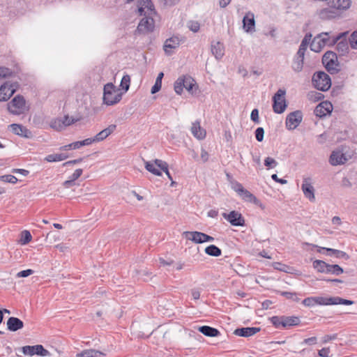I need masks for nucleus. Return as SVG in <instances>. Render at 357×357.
<instances>
[{"label":"nucleus","instance_id":"nucleus-44","mask_svg":"<svg viewBox=\"0 0 357 357\" xmlns=\"http://www.w3.org/2000/svg\"><path fill=\"white\" fill-rule=\"evenodd\" d=\"M130 77L128 75H124L121 81L120 86L123 90H124V92H126L130 87Z\"/></svg>","mask_w":357,"mask_h":357},{"label":"nucleus","instance_id":"nucleus-53","mask_svg":"<svg viewBox=\"0 0 357 357\" xmlns=\"http://www.w3.org/2000/svg\"><path fill=\"white\" fill-rule=\"evenodd\" d=\"M83 170L82 169H77L72 175H70L68 178L71 181L76 182V180L81 176L82 174Z\"/></svg>","mask_w":357,"mask_h":357},{"label":"nucleus","instance_id":"nucleus-37","mask_svg":"<svg viewBox=\"0 0 357 357\" xmlns=\"http://www.w3.org/2000/svg\"><path fill=\"white\" fill-rule=\"evenodd\" d=\"M329 264L322 260L317 259L313 261V267L318 272L326 273V269L328 268Z\"/></svg>","mask_w":357,"mask_h":357},{"label":"nucleus","instance_id":"nucleus-50","mask_svg":"<svg viewBox=\"0 0 357 357\" xmlns=\"http://www.w3.org/2000/svg\"><path fill=\"white\" fill-rule=\"evenodd\" d=\"M349 44L352 49L357 50V31L351 33L349 38Z\"/></svg>","mask_w":357,"mask_h":357},{"label":"nucleus","instance_id":"nucleus-40","mask_svg":"<svg viewBox=\"0 0 357 357\" xmlns=\"http://www.w3.org/2000/svg\"><path fill=\"white\" fill-rule=\"evenodd\" d=\"M326 273H333L336 275H339L343 273V269L337 264L331 265L329 264L328 268L326 269Z\"/></svg>","mask_w":357,"mask_h":357},{"label":"nucleus","instance_id":"nucleus-52","mask_svg":"<svg viewBox=\"0 0 357 357\" xmlns=\"http://www.w3.org/2000/svg\"><path fill=\"white\" fill-rule=\"evenodd\" d=\"M281 295L285 296L288 299H291L295 301H299V298L297 296L296 293H294V292L282 291Z\"/></svg>","mask_w":357,"mask_h":357},{"label":"nucleus","instance_id":"nucleus-15","mask_svg":"<svg viewBox=\"0 0 357 357\" xmlns=\"http://www.w3.org/2000/svg\"><path fill=\"white\" fill-rule=\"evenodd\" d=\"M223 218L233 226H244L245 219L238 211H232L229 213H222Z\"/></svg>","mask_w":357,"mask_h":357},{"label":"nucleus","instance_id":"nucleus-7","mask_svg":"<svg viewBox=\"0 0 357 357\" xmlns=\"http://www.w3.org/2000/svg\"><path fill=\"white\" fill-rule=\"evenodd\" d=\"M155 16H156V15H144V17L140 20L137 26V32L139 33L146 34L153 31L155 28Z\"/></svg>","mask_w":357,"mask_h":357},{"label":"nucleus","instance_id":"nucleus-29","mask_svg":"<svg viewBox=\"0 0 357 357\" xmlns=\"http://www.w3.org/2000/svg\"><path fill=\"white\" fill-rule=\"evenodd\" d=\"M211 52L216 59L220 60L225 54V47L223 44L216 42L211 45Z\"/></svg>","mask_w":357,"mask_h":357},{"label":"nucleus","instance_id":"nucleus-34","mask_svg":"<svg viewBox=\"0 0 357 357\" xmlns=\"http://www.w3.org/2000/svg\"><path fill=\"white\" fill-rule=\"evenodd\" d=\"M326 45L321 40L320 38L318 36H317L316 37L314 38L310 44V49L313 52H319Z\"/></svg>","mask_w":357,"mask_h":357},{"label":"nucleus","instance_id":"nucleus-51","mask_svg":"<svg viewBox=\"0 0 357 357\" xmlns=\"http://www.w3.org/2000/svg\"><path fill=\"white\" fill-rule=\"evenodd\" d=\"M273 266L275 269H277V270H279V271H283L285 273H288L289 270V267L288 266L281 264V263H279V262L274 263L273 264Z\"/></svg>","mask_w":357,"mask_h":357},{"label":"nucleus","instance_id":"nucleus-31","mask_svg":"<svg viewBox=\"0 0 357 357\" xmlns=\"http://www.w3.org/2000/svg\"><path fill=\"white\" fill-rule=\"evenodd\" d=\"M105 354L96 349H86L76 354L75 357H101Z\"/></svg>","mask_w":357,"mask_h":357},{"label":"nucleus","instance_id":"nucleus-55","mask_svg":"<svg viewBox=\"0 0 357 357\" xmlns=\"http://www.w3.org/2000/svg\"><path fill=\"white\" fill-rule=\"evenodd\" d=\"M331 350L329 347H324L318 351L319 357H330Z\"/></svg>","mask_w":357,"mask_h":357},{"label":"nucleus","instance_id":"nucleus-3","mask_svg":"<svg viewBox=\"0 0 357 357\" xmlns=\"http://www.w3.org/2000/svg\"><path fill=\"white\" fill-rule=\"evenodd\" d=\"M313 86L319 91H326L331 86V77L324 72H317L312 77Z\"/></svg>","mask_w":357,"mask_h":357},{"label":"nucleus","instance_id":"nucleus-26","mask_svg":"<svg viewBox=\"0 0 357 357\" xmlns=\"http://www.w3.org/2000/svg\"><path fill=\"white\" fill-rule=\"evenodd\" d=\"M24 327V323L20 319L14 317H10L7 321V328L10 331H17Z\"/></svg>","mask_w":357,"mask_h":357},{"label":"nucleus","instance_id":"nucleus-62","mask_svg":"<svg viewBox=\"0 0 357 357\" xmlns=\"http://www.w3.org/2000/svg\"><path fill=\"white\" fill-rule=\"evenodd\" d=\"M336 335H326L322 337V342L327 343L331 340L336 339Z\"/></svg>","mask_w":357,"mask_h":357},{"label":"nucleus","instance_id":"nucleus-13","mask_svg":"<svg viewBox=\"0 0 357 357\" xmlns=\"http://www.w3.org/2000/svg\"><path fill=\"white\" fill-rule=\"evenodd\" d=\"M301 190L304 196L310 201L314 202L315 200L314 188L312 185V178L311 177H303Z\"/></svg>","mask_w":357,"mask_h":357},{"label":"nucleus","instance_id":"nucleus-9","mask_svg":"<svg viewBox=\"0 0 357 357\" xmlns=\"http://www.w3.org/2000/svg\"><path fill=\"white\" fill-rule=\"evenodd\" d=\"M78 121L79 119L66 115L63 117L53 119L50 123V126L57 131H61Z\"/></svg>","mask_w":357,"mask_h":357},{"label":"nucleus","instance_id":"nucleus-42","mask_svg":"<svg viewBox=\"0 0 357 357\" xmlns=\"http://www.w3.org/2000/svg\"><path fill=\"white\" fill-rule=\"evenodd\" d=\"M327 252L329 255H335L338 258H344L345 259H349V255L344 251H341L339 250H335L333 248H328Z\"/></svg>","mask_w":357,"mask_h":357},{"label":"nucleus","instance_id":"nucleus-6","mask_svg":"<svg viewBox=\"0 0 357 357\" xmlns=\"http://www.w3.org/2000/svg\"><path fill=\"white\" fill-rule=\"evenodd\" d=\"M21 351L24 356L32 357L37 355L42 357L50 356L51 354L48 350L45 349L41 344H36L33 346H24L21 348Z\"/></svg>","mask_w":357,"mask_h":357},{"label":"nucleus","instance_id":"nucleus-12","mask_svg":"<svg viewBox=\"0 0 357 357\" xmlns=\"http://www.w3.org/2000/svg\"><path fill=\"white\" fill-rule=\"evenodd\" d=\"M303 114L300 110H296L289 114L286 118V128L292 130L296 128L301 123Z\"/></svg>","mask_w":357,"mask_h":357},{"label":"nucleus","instance_id":"nucleus-11","mask_svg":"<svg viewBox=\"0 0 357 357\" xmlns=\"http://www.w3.org/2000/svg\"><path fill=\"white\" fill-rule=\"evenodd\" d=\"M17 82H7L0 86V101L8 100L17 89Z\"/></svg>","mask_w":357,"mask_h":357},{"label":"nucleus","instance_id":"nucleus-63","mask_svg":"<svg viewBox=\"0 0 357 357\" xmlns=\"http://www.w3.org/2000/svg\"><path fill=\"white\" fill-rule=\"evenodd\" d=\"M189 29L192 31L196 33L199 30V23L195 22H190V24L189 25Z\"/></svg>","mask_w":357,"mask_h":357},{"label":"nucleus","instance_id":"nucleus-4","mask_svg":"<svg viewBox=\"0 0 357 357\" xmlns=\"http://www.w3.org/2000/svg\"><path fill=\"white\" fill-rule=\"evenodd\" d=\"M286 91L284 89H279L273 97V109L277 114H282L287 107L285 100Z\"/></svg>","mask_w":357,"mask_h":357},{"label":"nucleus","instance_id":"nucleus-46","mask_svg":"<svg viewBox=\"0 0 357 357\" xmlns=\"http://www.w3.org/2000/svg\"><path fill=\"white\" fill-rule=\"evenodd\" d=\"M13 75V71L6 67H0V79L10 77Z\"/></svg>","mask_w":357,"mask_h":357},{"label":"nucleus","instance_id":"nucleus-60","mask_svg":"<svg viewBox=\"0 0 357 357\" xmlns=\"http://www.w3.org/2000/svg\"><path fill=\"white\" fill-rule=\"evenodd\" d=\"M190 294L193 299L198 300L200 297V291L197 288H194L190 290Z\"/></svg>","mask_w":357,"mask_h":357},{"label":"nucleus","instance_id":"nucleus-49","mask_svg":"<svg viewBox=\"0 0 357 357\" xmlns=\"http://www.w3.org/2000/svg\"><path fill=\"white\" fill-rule=\"evenodd\" d=\"M271 322L273 324V325L275 328H280L282 327V316H274L271 318Z\"/></svg>","mask_w":357,"mask_h":357},{"label":"nucleus","instance_id":"nucleus-36","mask_svg":"<svg viewBox=\"0 0 357 357\" xmlns=\"http://www.w3.org/2000/svg\"><path fill=\"white\" fill-rule=\"evenodd\" d=\"M204 251L206 254L212 257H219L222 254L221 250L214 245L207 246Z\"/></svg>","mask_w":357,"mask_h":357},{"label":"nucleus","instance_id":"nucleus-38","mask_svg":"<svg viewBox=\"0 0 357 357\" xmlns=\"http://www.w3.org/2000/svg\"><path fill=\"white\" fill-rule=\"evenodd\" d=\"M311 37H312V36L310 34L306 35L304 37V38L303 39V40L300 45V47H299V49H298L297 53H300L301 54L305 55V51L308 46V44L310 43V42L311 40Z\"/></svg>","mask_w":357,"mask_h":357},{"label":"nucleus","instance_id":"nucleus-14","mask_svg":"<svg viewBox=\"0 0 357 357\" xmlns=\"http://www.w3.org/2000/svg\"><path fill=\"white\" fill-rule=\"evenodd\" d=\"M137 7L139 15H157L155 6L151 0H138Z\"/></svg>","mask_w":357,"mask_h":357},{"label":"nucleus","instance_id":"nucleus-30","mask_svg":"<svg viewBox=\"0 0 357 357\" xmlns=\"http://www.w3.org/2000/svg\"><path fill=\"white\" fill-rule=\"evenodd\" d=\"M318 36L325 45H333L340 39V36H330L328 32L321 33Z\"/></svg>","mask_w":357,"mask_h":357},{"label":"nucleus","instance_id":"nucleus-28","mask_svg":"<svg viewBox=\"0 0 357 357\" xmlns=\"http://www.w3.org/2000/svg\"><path fill=\"white\" fill-rule=\"evenodd\" d=\"M239 195L244 201L253 203L260 206L261 208H264L261 202L248 190L245 189Z\"/></svg>","mask_w":357,"mask_h":357},{"label":"nucleus","instance_id":"nucleus-43","mask_svg":"<svg viewBox=\"0 0 357 357\" xmlns=\"http://www.w3.org/2000/svg\"><path fill=\"white\" fill-rule=\"evenodd\" d=\"M31 239L32 236L31 233L27 230H24L21 233L20 243L22 245H26L28 243H29L31 241Z\"/></svg>","mask_w":357,"mask_h":357},{"label":"nucleus","instance_id":"nucleus-39","mask_svg":"<svg viewBox=\"0 0 357 357\" xmlns=\"http://www.w3.org/2000/svg\"><path fill=\"white\" fill-rule=\"evenodd\" d=\"M163 76H164L163 73H160L158 75V77L156 78L155 84L151 88V92L152 94H154L160 90L161 86H162V79Z\"/></svg>","mask_w":357,"mask_h":357},{"label":"nucleus","instance_id":"nucleus-8","mask_svg":"<svg viewBox=\"0 0 357 357\" xmlns=\"http://www.w3.org/2000/svg\"><path fill=\"white\" fill-rule=\"evenodd\" d=\"M317 305H350L354 303L352 301L342 298L338 296L335 297H323L315 296Z\"/></svg>","mask_w":357,"mask_h":357},{"label":"nucleus","instance_id":"nucleus-24","mask_svg":"<svg viewBox=\"0 0 357 357\" xmlns=\"http://www.w3.org/2000/svg\"><path fill=\"white\" fill-rule=\"evenodd\" d=\"M304 56L305 55L300 53H296L294 56L291 67L295 73H300L302 71L304 63Z\"/></svg>","mask_w":357,"mask_h":357},{"label":"nucleus","instance_id":"nucleus-22","mask_svg":"<svg viewBox=\"0 0 357 357\" xmlns=\"http://www.w3.org/2000/svg\"><path fill=\"white\" fill-rule=\"evenodd\" d=\"M158 161H162L160 159H155L152 161H145L144 165L145 168L150 173L153 174L155 176H161L162 175V169H160V166L158 165Z\"/></svg>","mask_w":357,"mask_h":357},{"label":"nucleus","instance_id":"nucleus-35","mask_svg":"<svg viewBox=\"0 0 357 357\" xmlns=\"http://www.w3.org/2000/svg\"><path fill=\"white\" fill-rule=\"evenodd\" d=\"M68 157L66 153L50 154L45 158V160L49 162H59L66 160Z\"/></svg>","mask_w":357,"mask_h":357},{"label":"nucleus","instance_id":"nucleus-27","mask_svg":"<svg viewBox=\"0 0 357 357\" xmlns=\"http://www.w3.org/2000/svg\"><path fill=\"white\" fill-rule=\"evenodd\" d=\"M116 128V126L115 124H111L105 129L99 132L96 135H95V140L97 142H101L106 139L109 135H110Z\"/></svg>","mask_w":357,"mask_h":357},{"label":"nucleus","instance_id":"nucleus-57","mask_svg":"<svg viewBox=\"0 0 357 357\" xmlns=\"http://www.w3.org/2000/svg\"><path fill=\"white\" fill-rule=\"evenodd\" d=\"M232 189L235 192H236L238 195H240L245 190V188H243L242 184H241L238 182H236V183H233Z\"/></svg>","mask_w":357,"mask_h":357},{"label":"nucleus","instance_id":"nucleus-2","mask_svg":"<svg viewBox=\"0 0 357 357\" xmlns=\"http://www.w3.org/2000/svg\"><path fill=\"white\" fill-rule=\"evenodd\" d=\"M174 86L175 92L178 95L181 94L183 89H185L191 94L196 93L197 90L195 79L189 75L179 77L174 82Z\"/></svg>","mask_w":357,"mask_h":357},{"label":"nucleus","instance_id":"nucleus-54","mask_svg":"<svg viewBox=\"0 0 357 357\" xmlns=\"http://www.w3.org/2000/svg\"><path fill=\"white\" fill-rule=\"evenodd\" d=\"M264 130L263 128H258L255 130V137L258 142H261L264 139Z\"/></svg>","mask_w":357,"mask_h":357},{"label":"nucleus","instance_id":"nucleus-10","mask_svg":"<svg viewBox=\"0 0 357 357\" xmlns=\"http://www.w3.org/2000/svg\"><path fill=\"white\" fill-rule=\"evenodd\" d=\"M322 62L328 71H337V56L335 53L330 51L326 52L323 56Z\"/></svg>","mask_w":357,"mask_h":357},{"label":"nucleus","instance_id":"nucleus-18","mask_svg":"<svg viewBox=\"0 0 357 357\" xmlns=\"http://www.w3.org/2000/svg\"><path fill=\"white\" fill-rule=\"evenodd\" d=\"M190 131L192 135L198 140H202L206 137V132L202 128L199 121H195L192 123Z\"/></svg>","mask_w":357,"mask_h":357},{"label":"nucleus","instance_id":"nucleus-20","mask_svg":"<svg viewBox=\"0 0 357 357\" xmlns=\"http://www.w3.org/2000/svg\"><path fill=\"white\" fill-rule=\"evenodd\" d=\"M183 235L187 240L195 243L199 244L204 243V233L200 231H184Z\"/></svg>","mask_w":357,"mask_h":357},{"label":"nucleus","instance_id":"nucleus-45","mask_svg":"<svg viewBox=\"0 0 357 357\" xmlns=\"http://www.w3.org/2000/svg\"><path fill=\"white\" fill-rule=\"evenodd\" d=\"M0 181L5 182V183H10L12 184H15L18 180L15 176L8 174V175L0 176Z\"/></svg>","mask_w":357,"mask_h":357},{"label":"nucleus","instance_id":"nucleus-17","mask_svg":"<svg viewBox=\"0 0 357 357\" xmlns=\"http://www.w3.org/2000/svg\"><path fill=\"white\" fill-rule=\"evenodd\" d=\"M333 110V105L331 102L324 101L319 103L314 109L316 116L323 117L329 114Z\"/></svg>","mask_w":357,"mask_h":357},{"label":"nucleus","instance_id":"nucleus-64","mask_svg":"<svg viewBox=\"0 0 357 357\" xmlns=\"http://www.w3.org/2000/svg\"><path fill=\"white\" fill-rule=\"evenodd\" d=\"M271 178L273 181H275V182L279 183L280 184H287V181L286 179L278 178V176L275 174H273L271 176Z\"/></svg>","mask_w":357,"mask_h":357},{"label":"nucleus","instance_id":"nucleus-58","mask_svg":"<svg viewBox=\"0 0 357 357\" xmlns=\"http://www.w3.org/2000/svg\"><path fill=\"white\" fill-rule=\"evenodd\" d=\"M317 343V337H311L309 338L305 339L302 344H307V345H314Z\"/></svg>","mask_w":357,"mask_h":357},{"label":"nucleus","instance_id":"nucleus-48","mask_svg":"<svg viewBox=\"0 0 357 357\" xmlns=\"http://www.w3.org/2000/svg\"><path fill=\"white\" fill-rule=\"evenodd\" d=\"M302 303L306 307H313L317 305L315 296L305 298Z\"/></svg>","mask_w":357,"mask_h":357},{"label":"nucleus","instance_id":"nucleus-61","mask_svg":"<svg viewBox=\"0 0 357 357\" xmlns=\"http://www.w3.org/2000/svg\"><path fill=\"white\" fill-rule=\"evenodd\" d=\"M63 186L65 188H70L77 185L76 182L70 180L69 178L63 183Z\"/></svg>","mask_w":357,"mask_h":357},{"label":"nucleus","instance_id":"nucleus-56","mask_svg":"<svg viewBox=\"0 0 357 357\" xmlns=\"http://www.w3.org/2000/svg\"><path fill=\"white\" fill-rule=\"evenodd\" d=\"M33 273V271L31 269H27L24 271H22L17 273V278H26L31 275Z\"/></svg>","mask_w":357,"mask_h":357},{"label":"nucleus","instance_id":"nucleus-16","mask_svg":"<svg viewBox=\"0 0 357 357\" xmlns=\"http://www.w3.org/2000/svg\"><path fill=\"white\" fill-rule=\"evenodd\" d=\"M181 40L177 36H172L167 38L164 43L163 50L167 54H171L173 50L178 48L181 44Z\"/></svg>","mask_w":357,"mask_h":357},{"label":"nucleus","instance_id":"nucleus-1","mask_svg":"<svg viewBox=\"0 0 357 357\" xmlns=\"http://www.w3.org/2000/svg\"><path fill=\"white\" fill-rule=\"evenodd\" d=\"M122 93L112 83H107L103 89V102L107 105H113L122 98Z\"/></svg>","mask_w":357,"mask_h":357},{"label":"nucleus","instance_id":"nucleus-32","mask_svg":"<svg viewBox=\"0 0 357 357\" xmlns=\"http://www.w3.org/2000/svg\"><path fill=\"white\" fill-rule=\"evenodd\" d=\"M198 331L208 337H216L220 334L218 330L208 326H200L199 327Z\"/></svg>","mask_w":357,"mask_h":357},{"label":"nucleus","instance_id":"nucleus-21","mask_svg":"<svg viewBox=\"0 0 357 357\" xmlns=\"http://www.w3.org/2000/svg\"><path fill=\"white\" fill-rule=\"evenodd\" d=\"M9 127L11 128L12 132L17 135L26 138H29L32 135L31 132L22 125L13 123Z\"/></svg>","mask_w":357,"mask_h":357},{"label":"nucleus","instance_id":"nucleus-5","mask_svg":"<svg viewBox=\"0 0 357 357\" xmlns=\"http://www.w3.org/2000/svg\"><path fill=\"white\" fill-rule=\"evenodd\" d=\"M8 111L15 115L23 114L26 109V101L23 96H15L8 104Z\"/></svg>","mask_w":357,"mask_h":357},{"label":"nucleus","instance_id":"nucleus-23","mask_svg":"<svg viewBox=\"0 0 357 357\" xmlns=\"http://www.w3.org/2000/svg\"><path fill=\"white\" fill-rule=\"evenodd\" d=\"M260 328L259 327H247V328H237L234 331V334L241 337H250L258 332L260 331Z\"/></svg>","mask_w":357,"mask_h":357},{"label":"nucleus","instance_id":"nucleus-25","mask_svg":"<svg viewBox=\"0 0 357 357\" xmlns=\"http://www.w3.org/2000/svg\"><path fill=\"white\" fill-rule=\"evenodd\" d=\"M347 158L340 151H334L332 152L330 157V163L332 165H338L344 164L347 161Z\"/></svg>","mask_w":357,"mask_h":357},{"label":"nucleus","instance_id":"nucleus-33","mask_svg":"<svg viewBox=\"0 0 357 357\" xmlns=\"http://www.w3.org/2000/svg\"><path fill=\"white\" fill-rule=\"evenodd\" d=\"M282 327L297 326L299 324L300 320L297 317H285L282 316Z\"/></svg>","mask_w":357,"mask_h":357},{"label":"nucleus","instance_id":"nucleus-19","mask_svg":"<svg viewBox=\"0 0 357 357\" xmlns=\"http://www.w3.org/2000/svg\"><path fill=\"white\" fill-rule=\"evenodd\" d=\"M243 29L246 32L255 31V15L252 13H248L243 19Z\"/></svg>","mask_w":357,"mask_h":357},{"label":"nucleus","instance_id":"nucleus-47","mask_svg":"<svg viewBox=\"0 0 357 357\" xmlns=\"http://www.w3.org/2000/svg\"><path fill=\"white\" fill-rule=\"evenodd\" d=\"M264 165L268 169L274 168V167H275L278 165V162L274 158H273L267 157L264 160Z\"/></svg>","mask_w":357,"mask_h":357},{"label":"nucleus","instance_id":"nucleus-41","mask_svg":"<svg viewBox=\"0 0 357 357\" xmlns=\"http://www.w3.org/2000/svg\"><path fill=\"white\" fill-rule=\"evenodd\" d=\"M158 165L160 166V169L162 170L167 176L168 178L172 181V185H173L175 182L173 181V178L169 172L168 164L165 161H158Z\"/></svg>","mask_w":357,"mask_h":357},{"label":"nucleus","instance_id":"nucleus-59","mask_svg":"<svg viewBox=\"0 0 357 357\" xmlns=\"http://www.w3.org/2000/svg\"><path fill=\"white\" fill-rule=\"evenodd\" d=\"M250 118L254 122H255V123L259 122V111L257 109H254L252 111L251 114H250Z\"/></svg>","mask_w":357,"mask_h":357}]
</instances>
